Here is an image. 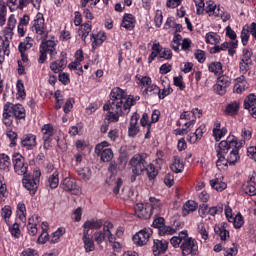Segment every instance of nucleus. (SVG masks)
Masks as SVG:
<instances>
[{"mask_svg": "<svg viewBox=\"0 0 256 256\" xmlns=\"http://www.w3.org/2000/svg\"><path fill=\"white\" fill-rule=\"evenodd\" d=\"M204 13H207L209 17H220L222 21L231 19L229 14H225V9L221 6L217 7V4L212 0H208L206 3L203 0V6H197V15H203Z\"/></svg>", "mask_w": 256, "mask_h": 256, "instance_id": "1", "label": "nucleus"}, {"mask_svg": "<svg viewBox=\"0 0 256 256\" xmlns=\"http://www.w3.org/2000/svg\"><path fill=\"white\" fill-rule=\"evenodd\" d=\"M136 102L137 98H134L133 96H128L123 100L115 102V104L110 106V109L111 111H114V113H117V115H128V113H130L131 111V107H133Z\"/></svg>", "mask_w": 256, "mask_h": 256, "instance_id": "2", "label": "nucleus"}, {"mask_svg": "<svg viewBox=\"0 0 256 256\" xmlns=\"http://www.w3.org/2000/svg\"><path fill=\"white\" fill-rule=\"evenodd\" d=\"M39 179H41V170H35L32 176L24 175L22 183L29 191L30 195H35L37 193V188L39 187Z\"/></svg>", "mask_w": 256, "mask_h": 256, "instance_id": "3", "label": "nucleus"}, {"mask_svg": "<svg viewBox=\"0 0 256 256\" xmlns=\"http://www.w3.org/2000/svg\"><path fill=\"white\" fill-rule=\"evenodd\" d=\"M57 44L53 40L42 41L40 45V57L38 59L39 63H45L47 60V53H49L50 57L53 59L55 55H57Z\"/></svg>", "mask_w": 256, "mask_h": 256, "instance_id": "4", "label": "nucleus"}, {"mask_svg": "<svg viewBox=\"0 0 256 256\" xmlns=\"http://www.w3.org/2000/svg\"><path fill=\"white\" fill-rule=\"evenodd\" d=\"M111 229H113V223L104 222L103 231H97L94 233V240L97 245H101L106 238H108L109 243H113V241H115V236H113Z\"/></svg>", "mask_w": 256, "mask_h": 256, "instance_id": "5", "label": "nucleus"}, {"mask_svg": "<svg viewBox=\"0 0 256 256\" xmlns=\"http://www.w3.org/2000/svg\"><path fill=\"white\" fill-rule=\"evenodd\" d=\"M129 165L131 166L132 173L134 175H141L145 171V167H147V161L141 154H135L129 161Z\"/></svg>", "mask_w": 256, "mask_h": 256, "instance_id": "6", "label": "nucleus"}, {"mask_svg": "<svg viewBox=\"0 0 256 256\" xmlns=\"http://www.w3.org/2000/svg\"><path fill=\"white\" fill-rule=\"evenodd\" d=\"M127 97L128 96L123 89L119 87L112 89L110 93V100L103 106L104 111H111V106L115 105V103H118L119 101H123V99H127Z\"/></svg>", "mask_w": 256, "mask_h": 256, "instance_id": "7", "label": "nucleus"}, {"mask_svg": "<svg viewBox=\"0 0 256 256\" xmlns=\"http://www.w3.org/2000/svg\"><path fill=\"white\" fill-rule=\"evenodd\" d=\"M181 249L182 255L184 256L199 255V246L197 245V241L193 238H189V236L184 238L183 243L181 244Z\"/></svg>", "mask_w": 256, "mask_h": 256, "instance_id": "8", "label": "nucleus"}, {"mask_svg": "<svg viewBox=\"0 0 256 256\" xmlns=\"http://www.w3.org/2000/svg\"><path fill=\"white\" fill-rule=\"evenodd\" d=\"M237 138L235 136H229L226 140H222L216 148L217 156H225L229 153V149L237 147Z\"/></svg>", "mask_w": 256, "mask_h": 256, "instance_id": "9", "label": "nucleus"}, {"mask_svg": "<svg viewBox=\"0 0 256 256\" xmlns=\"http://www.w3.org/2000/svg\"><path fill=\"white\" fill-rule=\"evenodd\" d=\"M151 235H153V230H151V228H144L143 230L137 232L132 239L135 245L143 247V245H147L149 239H151Z\"/></svg>", "mask_w": 256, "mask_h": 256, "instance_id": "10", "label": "nucleus"}, {"mask_svg": "<svg viewBox=\"0 0 256 256\" xmlns=\"http://www.w3.org/2000/svg\"><path fill=\"white\" fill-rule=\"evenodd\" d=\"M12 162L14 165V171L17 175H27L28 165L25 163V158L21 154L13 155Z\"/></svg>", "mask_w": 256, "mask_h": 256, "instance_id": "11", "label": "nucleus"}, {"mask_svg": "<svg viewBox=\"0 0 256 256\" xmlns=\"http://www.w3.org/2000/svg\"><path fill=\"white\" fill-rule=\"evenodd\" d=\"M4 111H7L12 117L16 119H25V108L21 104L6 103L4 105Z\"/></svg>", "mask_w": 256, "mask_h": 256, "instance_id": "12", "label": "nucleus"}, {"mask_svg": "<svg viewBox=\"0 0 256 256\" xmlns=\"http://www.w3.org/2000/svg\"><path fill=\"white\" fill-rule=\"evenodd\" d=\"M134 209L139 219H150L151 215H153L151 205L149 204L138 203Z\"/></svg>", "mask_w": 256, "mask_h": 256, "instance_id": "13", "label": "nucleus"}, {"mask_svg": "<svg viewBox=\"0 0 256 256\" xmlns=\"http://www.w3.org/2000/svg\"><path fill=\"white\" fill-rule=\"evenodd\" d=\"M168 247H169V242L167 240H159V239L154 240V244L152 247L153 255L154 256L163 255V253L167 251Z\"/></svg>", "mask_w": 256, "mask_h": 256, "instance_id": "14", "label": "nucleus"}, {"mask_svg": "<svg viewBox=\"0 0 256 256\" xmlns=\"http://www.w3.org/2000/svg\"><path fill=\"white\" fill-rule=\"evenodd\" d=\"M33 26L37 35H45V37H47V33L45 32V18H43V14H37Z\"/></svg>", "mask_w": 256, "mask_h": 256, "instance_id": "15", "label": "nucleus"}, {"mask_svg": "<svg viewBox=\"0 0 256 256\" xmlns=\"http://www.w3.org/2000/svg\"><path fill=\"white\" fill-rule=\"evenodd\" d=\"M40 223L41 217H39V215H33L31 218L28 219L27 229L29 235H31L32 237H35V235H37V225H39Z\"/></svg>", "mask_w": 256, "mask_h": 256, "instance_id": "16", "label": "nucleus"}, {"mask_svg": "<svg viewBox=\"0 0 256 256\" xmlns=\"http://www.w3.org/2000/svg\"><path fill=\"white\" fill-rule=\"evenodd\" d=\"M37 145V136L33 134H26L21 138V146L26 147L28 151L36 147Z\"/></svg>", "mask_w": 256, "mask_h": 256, "instance_id": "17", "label": "nucleus"}, {"mask_svg": "<svg viewBox=\"0 0 256 256\" xmlns=\"http://www.w3.org/2000/svg\"><path fill=\"white\" fill-rule=\"evenodd\" d=\"M82 241L84 243V249L86 253H91V251H95V242L89 237V230L83 231Z\"/></svg>", "mask_w": 256, "mask_h": 256, "instance_id": "18", "label": "nucleus"}, {"mask_svg": "<svg viewBox=\"0 0 256 256\" xmlns=\"http://www.w3.org/2000/svg\"><path fill=\"white\" fill-rule=\"evenodd\" d=\"M104 225L105 224H103V220L101 219H98V220L91 219V220H87L83 224V229L84 231H88L89 233L90 230H93V229L99 230L101 229L102 226L104 227Z\"/></svg>", "mask_w": 256, "mask_h": 256, "instance_id": "19", "label": "nucleus"}, {"mask_svg": "<svg viewBox=\"0 0 256 256\" xmlns=\"http://www.w3.org/2000/svg\"><path fill=\"white\" fill-rule=\"evenodd\" d=\"M61 185L64 191H68L71 193H77L79 191V186H77V184L71 178L66 177L62 181Z\"/></svg>", "mask_w": 256, "mask_h": 256, "instance_id": "20", "label": "nucleus"}, {"mask_svg": "<svg viewBox=\"0 0 256 256\" xmlns=\"http://www.w3.org/2000/svg\"><path fill=\"white\" fill-rule=\"evenodd\" d=\"M65 67H67V58L65 56H63L61 60L54 61L50 64V69L53 73H61Z\"/></svg>", "mask_w": 256, "mask_h": 256, "instance_id": "21", "label": "nucleus"}, {"mask_svg": "<svg viewBox=\"0 0 256 256\" xmlns=\"http://www.w3.org/2000/svg\"><path fill=\"white\" fill-rule=\"evenodd\" d=\"M205 131V125H200V127L196 129L195 133H192L187 137V141H189V143H197V140L203 137V133H205Z\"/></svg>", "mask_w": 256, "mask_h": 256, "instance_id": "22", "label": "nucleus"}, {"mask_svg": "<svg viewBox=\"0 0 256 256\" xmlns=\"http://www.w3.org/2000/svg\"><path fill=\"white\" fill-rule=\"evenodd\" d=\"M171 171L174 173H181L183 172V169H185V165L183 164V161L179 156H174L173 157V162L170 165Z\"/></svg>", "mask_w": 256, "mask_h": 256, "instance_id": "23", "label": "nucleus"}, {"mask_svg": "<svg viewBox=\"0 0 256 256\" xmlns=\"http://www.w3.org/2000/svg\"><path fill=\"white\" fill-rule=\"evenodd\" d=\"M197 207H198L197 202H195L193 200H188L183 205V209H182L183 217H187V215H189V213H193V212L197 211Z\"/></svg>", "mask_w": 256, "mask_h": 256, "instance_id": "24", "label": "nucleus"}, {"mask_svg": "<svg viewBox=\"0 0 256 256\" xmlns=\"http://www.w3.org/2000/svg\"><path fill=\"white\" fill-rule=\"evenodd\" d=\"M121 27H123L124 29H127L128 31H131L132 29H135V18H133V15L126 14L123 17Z\"/></svg>", "mask_w": 256, "mask_h": 256, "instance_id": "25", "label": "nucleus"}, {"mask_svg": "<svg viewBox=\"0 0 256 256\" xmlns=\"http://www.w3.org/2000/svg\"><path fill=\"white\" fill-rule=\"evenodd\" d=\"M89 33H91V22H86L85 24L81 25L78 30V35L81 37L82 41L85 43V39L89 37Z\"/></svg>", "mask_w": 256, "mask_h": 256, "instance_id": "26", "label": "nucleus"}, {"mask_svg": "<svg viewBox=\"0 0 256 256\" xmlns=\"http://www.w3.org/2000/svg\"><path fill=\"white\" fill-rule=\"evenodd\" d=\"M233 47L234 49H237V41L236 42H224L220 46H214L210 53L215 54L219 53L220 51H225V49H229V47Z\"/></svg>", "mask_w": 256, "mask_h": 256, "instance_id": "27", "label": "nucleus"}, {"mask_svg": "<svg viewBox=\"0 0 256 256\" xmlns=\"http://www.w3.org/2000/svg\"><path fill=\"white\" fill-rule=\"evenodd\" d=\"M243 190L246 193V195H250V197L256 195V183L255 181H253V178H251L250 181L246 182L243 185Z\"/></svg>", "mask_w": 256, "mask_h": 256, "instance_id": "28", "label": "nucleus"}, {"mask_svg": "<svg viewBox=\"0 0 256 256\" xmlns=\"http://www.w3.org/2000/svg\"><path fill=\"white\" fill-rule=\"evenodd\" d=\"M48 187H50V189H57V187H59V171L55 170L48 177Z\"/></svg>", "mask_w": 256, "mask_h": 256, "instance_id": "29", "label": "nucleus"}, {"mask_svg": "<svg viewBox=\"0 0 256 256\" xmlns=\"http://www.w3.org/2000/svg\"><path fill=\"white\" fill-rule=\"evenodd\" d=\"M159 169H161V166L155 167V164H147V166H145V171L147 172L148 179H155V177L159 175Z\"/></svg>", "mask_w": 256, "mask_h": 256, "instance_id": "30", "label": "nucleus"}, {"mask_svg": "<svg viewBox=\"0 0 256 256\" xmlns=\"http://www.w3.org/2000/svg\"><path fill=\"white\" fill-rule=\"evenodd\" d=\"M42 133H43V141H49V139H51V137H53L54 133H55V129H53V126L51 124H45L42 127Z\"/></svg>", "mask_w": 256, "mask_h": 256, "instance_id": "31", "label": "nucleus"}, {"mask_svg": "<svg viewBox=\"0 0 256 256\" xmlns=\"http://www.w3.org/2000/svg\"><path fill=\"white\" fill-rule=\"evenodd\" d=\"M16 25H17V19H15V14H11L10 17L8 18L7 26L5 27L4 33L6 35H11Z\"/></svg>", "mask_w": 256, "mask_h": 256, "instance_id": "32", "label": "nucleus"}, {"mask_svg": "<svg viewBox=\"0 0 256 256\" xmlns=\"http://www.w3.org/2000/svg\"><path fill=\"white\" fill-rule=\"evenodd\" d=\"M186 237L187 231L180 232L179 236H174L170 239L171 245H173V247H179L181 243L183 244V241L185 240Z\"/></svg>", "mask_w": 256, "mask_h": 256, "instance_id": "33", "label": "nucleus"}, {"mask_svg": "<svg viewBox=\"0 0 256 256\" xmlns=\"http://www.w3.org/2000/svg\"><path fill=\"white\" fill-rule=\"evenodd\" d=\"M210 73L221 75L223 73V64L221 62H211L208 66Z\"/></svg>", "mask_w": 256, "mask_h": 256, "instance_id": "34", "label": "nucleus"}, {"mask_svg": "<svg viewBox=\"0 0 256 256\" xmlns=\"http://www.w3.org/2000/svg\"><path fill=\"white\" fill-rule=\"evenodd\" d=\"M210 185L212 189H215L216 191H225V189H227V184L218 178L210 180Z\"/></svg>", "mask_w": 256, "mask_h": 256, "instance_id": "35", "label": "nucleus"}, {"mask_svg": "<svg viewBox=\"0 0 256 256\" xmlns=\"http://www.w3.org/2000/svg\"><path fill=\"white\" fill-rule=\"evenodd\" d=\"M221 37L215 32H209L206 34V43L210 45H217L220 43Z\"/></svg>", "mask_w": 256, "mask_h": 256, "instance_id": "36", "label": "nucleus"}, {"mask_svg": "<svg viewBox=\"0 0 256 256\" xmlns=\"http://www.w3.org/2000/svg\"><path fill=\"white\" fill-rule=\"evenodd\" d=\"M230 165H235L236 161H239V149L238 146L234 147L230 152L229 156L226 158Z\"/></svg>", "mask_w": 256, "mask_h": 256, "instance_id": "37", "label": "nucleus"}, {"mask_svg": "<svg viewBox=\"0 0 256 256\" xmlns=\"http://www.w3.org/2000/svg\"><path fill=\"white\" fill-rule=\"evenodd\" d=\"M214 231L216 235H219L221 241H226L227 237H229V231L225 229V226H216L214 227Z\"/></svg>", "mask_w": 256, "mask_h": 256, "instance_id": "38", "label": "nucleus"}, {"mask_svg": "<svg viewBox=\"0 0 256 256\" xmlns=\"http://www.w3.org/2000/svg\"><path fill=\"white\" fill-rule=\"evenodd\" d=\"M98 155H100L101 161H103L104 163H109V161L113 159V150H111V148H106L102 150L101 153Z\"/></svg>", "mask_w": 256, "mask_h": 256, "instance_id": "39", "label": "nucleus"}, {"mask_svg": "<svg viewBox=\"0 0 256 256\" xmlns=\"http://www.w3.org/2000/svg\"><path fill=\"white\" fill-rule=\"evenodd\" d=\"M226 113L227 115H237V113H239V102L234 101L230 104L227 105L226 107Z\"/></svg>", "mask_w": 256, "mask_h": 256, "instance_id": "40", "label": "nucleus"}, {"mask_svg": "<svg viewBox=\"0 0 256 256\" xmlns=\"http://www.w3.org/2000/svg\"><path fill=\"white\" fill-rule=\"evenodd\" d=\"M150 207L152 209V213L155 212V213H161V207H162V204H161V201L155 197H150Z\"/></svg>", "mask_w": 256, "mask_h": 256, "instance_id": "41", "label": "nucleus"}, {"mask_svg": "<svg viewBox=\"0 0 256 256\" xmlns=\"http://www.w3.org/2000/svg\"><path fill=\"white\" fill-rule=\"evenodd\" d=\"M33 47V38L26 37L25 41L19 44L20 53H25L27 49H31Z\"/></svg>", "mask_w": 256, "mask_h": 256, "instance_id": "42", "label": "nucleus"}, {"mask_svg": "<svg viewBox=\"0 0 256 256\" xmlns=\"http://www.w3.org/2000/svg\"><path fill=\"white\" fill-rule=\"evenodd\" d=\"M218 160L216 161V167L219 171H225L229 165V161L225 156H217Z\"/></svg>", "mask_w": 256, "mask_h": 256, "instance_id": "43", "label": "nucleus"}, {"mask_svg": "<svg viewBox=\"0 0 256 256\" xmlns=\"http://www.w3.org/2000/svg\"><path fill=\"white\" fill-rule=\"evenodd\" d=\"M160 53H161V44L154 43L152 45V52H151V54H150V56L148 58V62L152 63L153 60L155 59V57H157V55H160Z\"/></svg>", "mask_w": 256, "mask_h": 256, "instance_id": "44", "label": "nucleus"}, {"mask_svg": "<svg viewBox=\"0 0 256 256\" xmlns=\"http://www.w3.org/2000/svg\"><path fill=\"white\" fill-rule=\"evenodd\" d=\"M256 105V95L255 94H249L247 98L244 100V109H251L252 107H255Z\"/></svg>", "mask_w": 256, "mask_h": 256, "instance_id": "45", "label": "nucleus"}, {"mask_svg": "<svg viewBox=\"0 0 256 256\" xmlns=\"http://www.w3.org/2000/svg\"><path fill=\"white\" fill-rule=\"evenodd\" d=\"M177 230L174 228H171V226H165V224L161 227L160 230H158V233L161 237H165L167 235H175Z\"/></svg>", "mask_w": 256, "mask_h": 256, "instance_id": "46", "label": "nucleus"}, {"mask_svg": "<svg viewBox=\"0 0 256 256\" xmlns=\"http://www.w3.org/2000/svg\"><path fill=\"white\" fill-rule=\"evenodd\" d=\"M32 3L33 7H35V9H39V7H41V0H20L19 1V9H23V7H27V5H29V3Z\"/></svg>", "mask_w": 256, "mask_h": 256, "instance_id": "47", "label": "nucleus"}, {"mask_svg": "<svg viewBox=\"0 0 256 256\" xmlns=\"http://www.w3.org/2000/svg\"><path fill=\"white\" fill-rule=\"evenodd\" d=\"M7 197V185L5 184V178L0 174V201H3Z\"/></svg>", "mask_w": 256, "mask_h": 256, "instance_id": "48", "label": "nucleus"}, {"mask_svg": "<svg viewBox=\"0 0 256 256\" xmlns=\"http://www.w3.org/2000/svg\"><path fill=\"white\" fill-rule=\"evenodd\" d=\"M2 51L4 55H9V39L0 37V53Z\"/></svg>", "mask_w": 256, "mask_h": 256, "instance_id": "49", "label": "nucleus"}, {"mask_svg": "<svg viewBox=\"0 0 256 256\" xmlns=\"http://www.w3.org/2000/svg\"><path fill=\"white\" fill-rule=\"evenodd\" d=\"M173 93V88H170L169 86L167 88H163L162 90L158 88L157 95L159 99H165L168 95H171Z\"/></svg>", "mask_w": 256, "mask_h": 256, "instance_id": "50", "label": "nucleus"}, {"mask_svg": "<svg viewBox=\"0 0 256 256\" xmlns=\"http://www.w3.org/2000/svg\"><path fill=\"white\" fill-rule=\"evenodd\" d=\"M223 213V206H212L208 208V215L215 217L216 215H221Z\"/></svg>", "mask_w": 256, "mask_h": 256, "instance_id": "51", "label": "nucleus"}, {"mask_svg": "<svg viewBox=\"0 0 256 256\" xmlns=\"http://www.w3.org/2000/svg\"><path fill=\"white\" fill-rule=\"evenodd\" d=\"M217 83L227 88L231 85V78H229V76L227 75L219 76L217 79Z\"/></svg>", "mask_w": 256, "mask_h": 256, "instance_id": "52", "label": "nucleus"}, {"mask_svg": "<svg viewBox=\"0 0 256 256\" xmlns=\"http://www.w3.org/2000/svg\"><path fill=\"white\" fill-rule=\"evenodd\" d=\"M3 123L6 127H11V125H13V116L5 110L3 112Z\"/></svg>", "mask_w": 256, "mask_h": 256, "instance_id": "53", "label": "nucleus"}, {"mask_svg": "<svg viewBox=\"0 0 256 256\" xmlns=\"http://www.w3.org/2000/svg\"><path fill=\"white\" fill-rule=\"evenodd\" d=\"M144 93L146 95H157L159 93V87L155 84H150L148 87L145 88Z\"/></svg>", "mask_w": 256, "mask_h": 256, "instance_id": "54", "label": "nucleus"}, {"mask_svg": "<svg viewBox=\"0 0 256 256\" xmlns=\"http://www.w3.org/2000/svg\"><path fill=\"white\" fill-rule=\"evenodd\" d=\"M251 33V30H248V28H243L241 32V41L242 44L245 46L247 43H249V35Z\"/></svg>", "mask_w": 256, "mask_h": 256, "instance_id": "55", "label": "nucleus"}, {"mask_svg": "<svg viewBox=\"0 0 256 256\" xmlns=\"http://www.w3.org/2000/svg\"><path fill=\"white\" fill-rule=\"evenodd\" d=\"M232 223H234L235 229H241L244 223L243 216H241V214L236 215L235 217H233Z\"/></svg>", "mask_w": 256, "mask_h": 256, "instance_id": "56", "label": "nucleus"}, {"mask_svg": "<svg viewBox=\"0 0 256 256\" xmlns=\"http://www.w3.org/2000/svg\"><path fill=\"white\" fill-rule=\"evenodd\" d=\"M198 233L201 235L204 241H207V239H209V232L207 231V228H205V224L198 225Z\"/></svg>", "mask_w": 256, "mask_h": 256, "instance_id": "57", "label": "nucleus"}, {"mask_svg": "<svg viewBox=\"0 0 256 256\" xmlns=\"http://www.w3.org/2000/svg\"><path fill=\"white\" fill-rule=\"evenodd\" d=\"M136 79H138V85L140 87H148L149 85H151V79L148 76H142L141 78L136 77Z\"/></svg>", "mask_w": 256, "mask_h": 256, "instance_id": "58", "label": "nucleus"}, {"mask_svg": "<svg viewBox=\"0 0 256 256\" xmlns=\"http://www.w3.org/2000/svg\"><path fill=\"white\" fill-rule=\"evenodd\" d=\"M164 225H165V218L157 217L156 219H154L152 227H155V229H158V231H160Z\"/></svg>", "mask_w": 256, "mask_h": 256, "instance_id": "59", "label": "nucleus"}, {"mask_svg": "<svg viewBox=\"0 0 256 256\" xmlns=\"http://www.w3.org/2000/svg\"><path fill=\"white\" fill-rule=\"evenodd\" d=\"M160 57L161 59H171L173 57V53L171 52V49L169 48H164L162 50L161 46H160Z\"/></svg>", "mask_w": 256, "mask_h": 256, "instance_id": "60", "label": "nucleus"}, {"mask_svg": "<svg viewBox=\"0 0 256 256\" xmlns=\"http://www.w3.org/2000/svg\"><path fill=\"white\" fill-rule=\"evenodd\" d=\"M252 56H253V52H251V50L243 49V54H242L241 61L248 62V63H253V61L251 60Z\"/></svg>", "mask_w": 256, "mask_h": 256, "instance_id": "61", "label": "nucleus"}, {"mask_svg": "<svg viewBox=\"0 0 256 256\" xmlns=\"http://www.w3.org/2000/svg\"><path fill=\"white\" fill-rule=\"evenodd\" d=\"M106 117H107L109 123H110V121L117 123V121H119V117H123V115L117 114V112H115V111H113V112L109 111L107 113Z\"/></svg>", "mask_w": 256, "mask_h": 256, "instance_id": "62", "label": "nucleus"}, {"mask_svg": "<svg viewBox=\"0 0 256 256\" xmlns=\"http://www.w3.org/2000/svg\"><path fill=\"white\" fill-rule=\"evenodd\" d=\"M154 22L156 27H161V25H163V12H161V10L156 11Z\"/></svg>", "mask_w": 256, "mask_h": 256, "instance_id": "63", "label": "nucleus"}, {"mask_svg": "<svg viewBox=\"0 0 256 256\" xmlns=\"http://www.w3.org/2000/svg\"><path fill=\"white\" fill-rule=\"evenodd\" d=\"M214 91L217 95H225L227 93V87L219 84L218 82L214 85Z\"/></svg>", "mask_w": 256, "mask_h": 256, "instance_id": "64", "label": "nucleus"}]
</instances>
